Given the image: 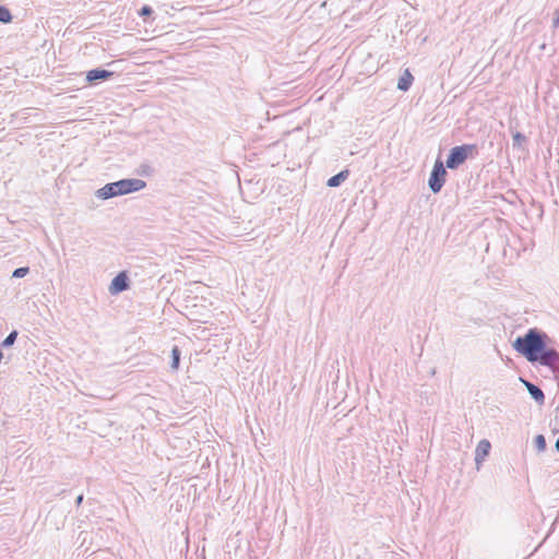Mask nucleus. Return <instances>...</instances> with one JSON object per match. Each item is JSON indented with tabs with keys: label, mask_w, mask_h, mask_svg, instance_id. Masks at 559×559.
<instances>
[{
	"label": "nucleus",
	"mask_w": 559,
	"mask_h": 559,
	"mask_svg": "<svg viewBox=\"0 0 559 559\" xmlns=\"http://www.w3.org/2000/svg\"><path fill=\"white\" fill-rule=\"evenodd\" d=\"M546 340L547 335L534 328L530 329L523 336L516 337L513 347L530 362H535V359L546 345Z\"/></svg>",
	"instance_id": "1"
},
{
	"label": "nucleus",
	"mask_w": 559,
	"mask_h": 559,
	"mask_svg": "<svg viewBox=\"0 0 559 559\" xmlns=\"http://www.w3.org/2000/svg\"><path fill=\"white\" fill-rule=\"evenodd\" d=\"M146 187V182L138 178L120 179L118 181L106 183L96 191V197L102 200H108L115 197L136 192Z\"/></svg>",
	"instance_id": "2"
},
{
	"label": "nucleus",
	"mask_w": 559,
	"mask_h": 559,
	"mask_svg": "<svg viewBox=\"0 0 559 559\" xmlns=\"http://www.w3.org/2000/svg\"><path fill=\"white\" fill-rule=\"evenodd\" d=\"M474 153H477V145L475 144L454 146L450 150L445 165L449 169H456Z\"/></svg>",
	"instance_id": "3"
},
{
	"label": "nucleus",
	"mask_w": 559,
	"mask_h": 559,
	"mask_svg": "<svg viewBox=\"0 0 559 559\" xmlns=\"http://www.w3.org/2000/svg\"><path fill=\"white\" fill-rule=\"evenodd\" d=\"M445 176H447V170H445L443 163L440 159H437L432 167V170L430 173V177L428 180L429 189L433 193H438L441 191V189L445 182Z\"/></svg>",
	"instance_id": "4"
},
{
	"label": "nucleus",
	"mask_w": 559,
	"mask_h": 559,
	"mask_svg": "<svg viewBox=\"0 0 559 559\" xmlns=\"http://www.w3.org/2000/svg\"><path fill=\"white\" fill-rule=\"evenodd\" d=\"M535 362L550 368L559 367V353L555 348H549L545 345L544 349L535 359Z\"/></svg>",
	"instance_id": "5"
},
{
	"label": "nucleus",
	"mask_w": 559,
	"mask_h": 559,
	"mask_svg": "<svg viewBox=\"0 0 559 559\" xmlns=\"http://www.w3.org/2000/svg\"><path fill=\"white\" fill-rule=\"evenodd\" d=\"M129 288V277L124 272L119 273L114 277L109 285V292L111 295L122 293Z\"/></svg>",
	"instance_id": "6"
},
{
	"label": "nucleus",
	"mask_w": 559,
	"mask_h": 559,
	"mask_svg": "<svg viewBox=\"0 0 559 559\" xmlns=\"http://www.w3.org/2000/svg\"><path fill=\"white\" fill-rule=\"evenodd\" d=\"M520 381L525 385V388L527 389L531 397L538 405H543L545 403V394H544L543 390L539 386L535 385L531 381L525 380L523 378H520Z\"/></svg>",
	"instance_id": "7"
},
{
	"label": "nucleus",
	"mask_w": 559,
	"mask_h": 559,
	"mask_svg": "<svg viewBox=\"0 0 559 559\" xmlns=\"http://www.w3.org/2000/svg\"><path fill=\"white\" fill-rule=\"evenodd\" d=\"M114 75V72L105 69H93L87 71L86 81L88 83H96L97 81H106Z\"/></svg>",
	"instance_id": "8"
},
{
	"label": "nucleus",
	"mask_w": 559,
	"mask_h": 559,
	"mask_svg": "<svg viewBox=\"0 0 559 559\" xmlns=\"http://www.w3.org/2000/svg\"><path fill=\"white\" fill-rule=\"evenodd\" d=\"M490 448H491V445L488 440L483 439L479 441V443L476 447V451H475L476 464H479L485 460V457L489 454Z\"/></svg>",
	"instance_id": "9"
},
{
	"label": "nucleus",
	"mask_w": 559,
	"mask_h": 559,
	"mask_svg": "<svg viewBox=\"0 0 559 559\" xmlns=\"http://www.w3.org/2000/svg\"><path fill=\"white\" fill-rule=\"evenodd\" d=\"M348 176H349L348 169L341 170L338 174L329 178L326 186L330 188L340 187L348 178Z\"/></svg>",
	"instance_id": "10"
},
{
	"label": "nucleus",
	"mask_w": 559,
	"mask_h": 559,
	"mask_svg": "<svg viewBox=\"0 0 559 559\" xmlns=\"http://www.w3.org/2000/svg\"><path fill=\"white\" fill-rule=\"evenodd\" d=\"M413 80H414L413 75L409 73L408 70H406L404 72V74L399 79L397 88L403 92L408 91L413 83Z\"/></svg>",
	"instance_id": "11"
},
{
	"label": "nucleus",
	"mask_w": 559,
	"mask_h": 559,
	"mask_svg": "<svg viewBox=\"0 0 559 559\" xmlns=\"http://www.w3.org/2000/svg\"><path fill=\"white\" fill-rule=\"evenodd\" d=\"M180 349L177 345H175L171 349V364L170 367L173 370H177L180 364Z\"/></svg>",
	"instance_id": "12"
},
{
	"label": "nucleus",
	"mask_w": 559,
	"mask_h": 559,
	"mask_svg": "<svg viewBox=\"0 0 559 559\" xmlns=\"http://www.w3.org/2000/svg\"><path fill=\"white\" fill-rule=\"evenodd\" d=\"M535 448L538 452H544L546 450V439L543 435H537L534 439Z\"/></svg>",
	"instance_id": "13"
},
{
	"label": "nucleus",
	"mask_w": 559,
	"mask_h": 559,
	"mask_svg": "<svg viewBox=\"0 0 559 559\" xmlns=\"http://www.w3.org/2000/svg\"><path fill=\"white\" fill-rule=\"evenodd\" d=\"M12 21V14L10 10L3 5H0V22L10 23Z\"/></svg>",
	"instance_id": "14"
},
{
	"label": "nucleus",
	"mask_w": 559,
	"mask_h": 559,
	"mask_svg": "<svg viewBox=\"0 0 559 559\" xmlns=\"http://www.w3.org/2000/svg\"><path fill=\"white\" fill-rule=\"evenodd\" d=\"M16 337H17V331H12L9 333V335L3 340L1 346L2 347H10L12 346L15 341H16Z\"/></svg>",
	"instance_id": "15"
},
{
	"label": "nucleus",
	"mask_w": 559,
	"mask_h": 559,
	"mask_svg": "<svg viewBox=\"0 0 559 559\" xmlns=\"http://www.w3.org/2000/svg\"><path fill=\"white\" fill-rule=\"evenodd\" d=\"M29 272V267L27 266H21V267H17L13 271L12 273V277H15V278H22L24 277L25 275H27Z\"/></svg>",
	"instance_id": "16"
},
{
	"label": "nucleus",
	"mask_w": 559,
	"mask_h": 559,
	"mask_svg": "<svg viewBox=\"0 0 559 559\" xmlns=\"http://www.w3.org/2000/svg\"><path fill=\"white\" fill-rule=\"evenodd\" d=\"M526 140L525 135L521 132H516L513 134V146H520L522 142Z\"/></svg>",
	"instance_id": "17"
},
{
	"label": "nucleus",
	"mask_w": 559,
	"mask_h": 559,
	"mask_svg": "<svg viewBox=\"0 0 559 559\" xmlns=\"http://www.w3.org/2000/svg\"><path fill=\"white\" fill-rule=\"evenodd\" d=\"M153 13V9L150 5H143L139 11L140 16H150Z\"/></svg>",
	"instance_id": "18"
},
{
	"label": "nucleus",
	"mask_w": 559,
	"mask_h": 559,
	"mask_svg": "<svg viewBox=\"0 0 559 559\" xmlns=\"http://www.w3.org/2000/svg\"><path fill=\"white\" fill-rule=\"evenodd\" d=\"M84 496L83 493L79 495L75 500V504L79 507L83 502Z\"/></svg>",
	"instance_id": "19"
},
{
	"label": "nucleus",
	"mask_w": 559,
	"mask_h": 559,
	"mask_svg": "<svg viewBox=\"0 0 559 559\" xmlns=\"http://www.w3.org/2000/svg\"><path fill=\"white\" fill-rule=\"evenodd\" d=\"M552 25H554V27L559 26V10H558L557 16L552 21Z\"/></svg>",
	"instance_id": "20"
},
{
	"label": "nucleus",
	"mask_w": 559,
	"mask_h": 559,
	"mask_svg": "<svg viewBox=\"0 0 559 559\" xmlns=\"http://www.w3.org/2000/svg\"><path fill=\"white\" fill-rule=\"evenodd\" d=\"M555 449L557 452H559V438L556 440Z\"/></svg>",
	"instance_id": "21"
}]
</instances>
